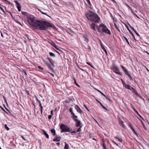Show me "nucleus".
I'll return each mask as SVG.
<instances>
[{"instance_id":"1","label":"nucleus","mask_w":149,"mask_h":149,"mask_svg":"<svg viewBox=\"0 0 149 149\" xmlns=\"http://www.w3.org/2000/svg\"><path fill=\"white\" fill-rule=\"evenodd\" d=\"M51 27L52 26L50 23L45 21L39 20L35 29L40 30H45L48 27Z\"/></svg>"},{"instance_id":"2","label":"nucleus","mask_w":149,"mask_h":149,"mask_svg":"<svg viewBox=\"0 0 149 149\" xmlns=\"http://www.w3.org/2000/svg\"><path fill=\"white\" fill-rule=\"evenodd\" d=\"M85 15L88 20L92 22L98 23L100 21V18L98 15L91 11L86 13Z\"/></svg>"},{"instance_id":"3","label":"nucleus","mask_w":149,"mask_h":149,"mask_svg":"<svg viewBox=\"0 0 149 149\" xmlns=\"http://www.w3.org/2000/svg\"><path fill=\"white\" fill-rule=\"evenodd\" d=\"M27 20L29 24L34 29H35L39 20L36 19V17L32 15L27 16Z\"/></svg>"},{"instance_id":"4","label":"nucleus","mask_w":149,"mask_h":149,"mask_svg":"<svg viewBox=\"0 0 149 149\" xmlns=\"http://www.w3.org/2000/svg\"><path fill=\"white\" fill-rule=\"evenodd\" d=\"M122 82L123 86L126 89L132 91L134 93L137 97L141 98V97L138 93L136 89L131 87L130 85L127 84L126 83L124 82L123 80H122Z\"/></svg>"},{"instance_id":"5","label":"nucleus","mask_w":149,"mask_h":149,"mask_svg":"<svg viewBox=\"0 0 149 149\" xmlns=\"http://www.w3.org/2000/svg\"><path fill=\"white\" fill-rule=\"evenodd\" d=\"M100 27H102V32L106 33H107L109 35H111V32L107 28V26L102 23L100 24L99 26Z\"/></svg>"},{"instance_id":"6","label":"nucleus","mask_w":149,"mask_h":149,"mask_svg":"<svg viewBox=\"0 0 149 149\" xmlns=\"http://www.w3.org/2000/svg\"><path fill=\"white\" fill-rule=\"evenodd\" d=\"M60 128L61 130V132H68L70 131L69 127L63 124L60 125Z\"/></svg>"},{"instance_id":"7","label":"nucleus","mask_w":149,"mask_h":149,"mask_svg":"<svg viewBox=\"0 0 149 149\" xmlns=\"http://www.w3.org/2000/svg\"><path fill=\"white\" fill-rule=\"evenodd\" d=\"M112 69L113 72L116 73L120 75H122V72H120L118 68L115 65H113Z\"/></svg>"},{"instance_id":"8","label":"nucleus","mask_w":149,"mask_h":149,"mask_svg":"<svg viewBox=\"0 0 149 149\" xmlns=\"http://www.w3.org/2000/svg\"><path fill=\"white\" fill-rule=\"evenodd\" d=\"M120 66L125 74L127 75L130 79H132V78L131 76L129 73L127 69L125 68L122 65H120Z\"/></svg>"},{"instance_id":"9","label":"nucleus","mask_w":149,"mask_h":149,"mask_svg":"<svg viewBox=\"0 0 149 149\" xmlns=\"http://www.w3.org/2000/svg\"><path fill=\"white\" fill-rule=\"evenodd\" d=\"M55 137L53 139V141H59L61 139V137L59 135H55Z\"/></svg>"},{"instance_id":"10","label":"nucleus","mask_w":149,"mask_h":149,"mask_svg":"<svg viewBox=\"0 0 149 149\" xmlns=\"http://www.w3.org/2000/svg\"><path fill=\"white\" fill-rule=\"evenodd\" d=\"M75 108L77 111L79 113L81 114L82 112V111L78 105H75Z\"/></svg>"},{"instance_id":"11","label":"nucleus","mask_w":149,"mask_h":149,"mask_svg":"<svg viewBox=\"0 0 149 149\" xmlns=\"http://www.w3.org/2000/svg\"><path fill=\"white\" fill-rule=\"evenodd\" d=\"M74 120L76 122V127H79L81 125V122L76 118H74Z\"/></svg>"},{"instance_id":"12","label":"nucleus","mask_w":149,"mask_h":149,"mask_svg":"<svg viewBox=\"0 0 149 149\" xmlns=\"http://www.w3.org/2000/svg\"><path fill=\"white\" fill-rule=\"evenodd\" d=\"M69 111L71 113V115H72V116H71V118H77V116L75 115L73 113V111H72V108H70L69 109Z\"/></svg>"},{"instance_id":"13","label":"nucleus","mask_w":149,"mask_h":149,"mask_svg":"<svg viewBox=\"0 0 149 149\" xmlns=\"http://www.w3.org/2000/svg\"><path fill=\"white\" fill-rule=\"evenodd\" d=\"M14 2L16 3V5L17 6V7L18 8V10L19 11H20L21 10V6H20L19 3L17 1H14Z\"/></svg>"},{"instance_id":"14","label":"nucleus","mask_w":149,"mask_h":149,"mask_svg":"<svg viewBox=\"0 0 149 149\" xmlns=\"http://www.w3.org/2000/svg\"><path fill=\"white\" fill-rule=\"evenodd\" d=\"M129 126L133 131L134 134L136 135H137V134L135 130L133 128L132 124H131L130 123L129 124Z\"/></svg>"},{"instance_id":"15","label":"nucleus","mask_w":149,"mask_h":149,"mask_svg":"<svg viewBox=\"0 0 149 149\" xmlns=\"http://www.w3.org/2000/svg\"><path fill=\"white\" fill-rule=\"evenodd\" d=\"M47 59L49 61L52 66H54V61H53V60L51 58L48 57H47Z\"/></svg>"},{"instance_id":"16","label":"nucleus","mask_w":149,"mask_h":149,"mask_svg":"<svg viewBox=\"0 0 149 149\" xmlns=\"http://www.w3.org/2000/svg\"><path fill=\"white\" fill-rule=\"evenodd\" d=\"M127 29L128 30L129 32L130 33L132 36V37H133L134 38L135 40H136L135 36L134 35V34L132 33V31L130 30L128 28V26L126 25H125Z\"/></svg>"},{"instance_id":"17","label":"nucleus","mask_w":149,"mask_h":149,"mask_svg":"<svg viewBox=\"0 0 149 149\" xmlns=\"http://www.w3.org/2000/svg\"><path fill=\"white\" fill-rule=\"evenodd\" d=\"M95 24L94 23H93L91 25V29L94 31H95Z\"/></svg>"},{"instance_id":"18","label":"nucleus","mask_w":149,"mask_h":149,"mask_svg":"<svg viewBox=\"0 0 149 149\" xmlns=\"http://www.w3.org/2000/svg\"><path fill=\"white\" fill-rule=\"evenodd\" d=\"M124 4L128 8L129 10H130V11H131V12L132 13H134L133 10H132V9L130 7L129 5H128L126 3H124Z\"/></svg>"},{"instance_id":"19","label":"nucleus","mask_w":149,"mask_h":149,"mask_svg":"<svg viewBox=\"0 0 149 149\" xmlns=\"http://www.w3.org/2000/svg\"><path fill=\"white\" fill-rule=\"evenodd\" d=\"M42 131L44 134L46 136V138L48 139L49 138V136L48 134L44 130H42Z\"/></svg>"},{"instance_id":"20","label":"nucleus","mask_w":149,"mask_h":149,"mask_svg":"<svg viewBox=\"0 0 149 149\" xmlns=\"http://www.w3.org/2000/svg\"><path fill=\"white\" fill-rule=\"evenodd\" d=\"M133 109L135 111L136 113L143 120H144V119L140 115V114L138 113V112L135 109L134 107L133 108Z\"/></svg>"},{"instance_id":"21","label":"nucleus","mask_w":149,"mask_h":149,"mask_svg":"<svg viewBox=\"0 0 149 149\" xmlns=\"http://www.w3.org/2000/svg\"><path fill=\"white\" fill-rule=\"evenodd\" d=\"M51 133L53 134L54 136L56 135V130L54 129L53 128L51 130Z\"/></svg>"},{"instance_id":"22","label":"nucleus","mask_w":149,"mask_h":149,"mask_svg":"<svg viewBox=\"0 0 149 149\" xmlns=\"http://www.w3.org/2000/svg\"><path fill=\"white\" fill-rule=\"evenodd\" d=\"M119 123L120 125H121L122 127L123 128H125V126L124 124V122L123 121L121 120H120L119 121Z\"/></svg>"},{"instance_id":"23","label":"nucleus","mask_w":149,"mask_h":149,"mask_svg":"<svg viewBox=\"0 0 149 149\" xmlns=\"http://www.w3.org/2000/svg\"><path fill=\"white\" fill-rule=\"evenodd\" d=\"M83 37L84 38V40L87 43H88V40L87 37V36L84 35L83 36Z\"/></svg>"},{"instance_id":"24","label":"nucleus","mask_w":149,"mask_h":149,"mask_svg":"<svg viewBox=\"0 0 149 149\" xmlns=\"http://www.w3.org/2000/svg\"><path fill=\"white\" fill-rule=\"evenodd\" d=\"M65 146L64 147V148L65 149H68L69 148V146L65 142Z\"/></svg>"},{"instance_id":"25","label":"nucleus","mask_w":149,"mask_h":149,"mask_svg":"<svg viewBox=\"0 0 149 149\" xmlns=\"http://www.w3.org/2000/svg\"><path fill=\"white\" fill-rule=\"evenodd\" d=\"M52 45L57 50H60L59 49L57 48V45L54 43H53L52 44Z\"/></svg>"},{"instance_id":"26","label":"nucleus","mask_w":149,"mask_h":149,"mask_svg":"<svg viewBox=\"0 0 149 149\" xmlns=\"http://www.w3.org/2000/svg\"><path fill=\"white\" fill-rule=\"evenodd\" d=\"M73 79L74 80V84L79 87H80V86L76 82V79H75V78L74 77H73Z\"/></svg>"},{"instance_id":"27","label":"nucleus","mask_w":149,"mask_h":149,"mask_svg":"<svg viewBox=\"0 0 149 149\" xmlns=\"http://www.w3.org/2000/svg\"><path fill=\"white\" fill-rule=\"evenodd\" d=\"M114 25L115 26V28L119 32H120V29H118V28L116 24L115 23H114Z\"/></svg>"},{"instance_id":"28","label":"nucleus","mask_w":149,"mask_h":149,"mask_svg":"<svg viewBox=\"0 0 149 149\" xmlns=\"http://www.w3.org/2000/svg\"><path fill=\"white\" fill-rule=\"evenodd\" d=\"M39 105L40 107L41 113V114H42L43 112V107L41 103V104H39Z\"/></svg>"},{"instance_id":"29","label":"nucleus","mask_w":149,"mask_h":149,"mask_svg":"<svg viewBox=\"0 0 149 149\" xmlns=\"http://www.w3.org/2000/svg\"><path fill=\"white\" fill-rule=\"evenodd\" d=\"M49 54L51 56L53 57H55L56 56L52 52H49Z\"/></svg>"},{"instance_id":"30","label":"nucleus","mask_w":149,"mask_h":149,"mask_svg":"<svg viewBox=\"0 0 149 149\" xmlns=\"http://www.w3.org/2000/svg\"><path fill=\"white\" fill-rule=\"evenodd\" d=\"M123 38H124L125 39V41L127 42L128 45H130V43L128 41L127 39V38L125 36H123Z\"/></svg>"},{"instance_id":"31","label":"nucleus","mask_w":149,"mask_h":149,"mask_svg":"<svg viewBox=\"0 0 149 149\" xmlns=\"http://www.w3.org/2000/svg\"><path fill=\"white\" fill-rule=\"evenodd\" d=\"M102 146L103 149H107L105 143L104 142L102 143Z\"/></svg>"},{"instance_id":"32","label":"nucleus","mask_w":149,"mask_h":149,"mask_svg":"<svg viewBox=\"0 0 149 149\" xmlns=\"http://www.w3.org/2000/svg\"><path fill=\"white\" fill-rule=\"evenodd\" d=\"M48 67L50 70L54 71V69L51 67V65L50 64L49 65H48Z\"/></svg>"},{"instance_id":"33","label":"nucleus","mask_w":149,"mask_h":149,"mask_svg":"<svg viewBox=\"0 0 149 149\" xmlns=\"http://www.w3.org/2000/svg\"><path fill=\"white\" fill-rule=\"evenodd\" d=\"M5 128L8 131L9 130V128L7 126L6 124H5L4 125Z\"/></svg>"},{"instance_id":"34","label":"nucleus","mask_w":149,"mask_h":149,"mask_svg":"<svg viewBox=\"0 0 149 149\" xmlns=\"http://www.w3.org/2000/svg\"><path fill=\"white\" fill-rule=\"evenodd\" d=\"M86 63L90 65L91 67L92 68H94V67L93 65H92L90 63L88 62H86Z\"/></svg>"},{"instance_id":"35","label":"nucleus","mask_w":149,"mask_h":149,"mask_svg":"<svg viewBox=\"0 0 149 149\" xmlns=\"http://www.w3.org/2000/svg\"><path fill=\"white\" fill-rule=\"evenodd\" d=\"M0 8L1 10L3 12V13L6 14V12L4 10H3V8L2 7L0 6Z\"/></svg>"},{"instance_id":"36","label":"nucleus","mask_w":149,"mask_h":149,"mask_svg":"<svg viewBox=\"0 0 149 149\" xmlns=\"http://www.w3.org/2000/svg\"><path fill=\"white\" fill-rule=\"evenodd\" d=\"M100 45H101V48H102V47H104V46H103V45L101 41L100 40Z\"/></svg>"},{"instance_id":"37","label":"nucleus","mask_w":149,"mask_h":149,"mask_svg":"<svg viewBox=\"0 0 149 149\" xmlns=\"http://www.w3.org/2000/svg\"><path fill=\"white\" fill-rule=\"evenodd\" d=\"M81 126H80L77 129V131L76 132H79L81 130Z\"/></svg>"},{"instance_id":"38","label":"nucleus","mask_w":149,"mask_h":149,"mask_svg":"<svg viewBox=\"0 0 149 149\" xmlns=\"http://www.w3.org/2000/svg\"><path fill=\"white\" fill-rule=\"evenodd\" d=\"M140 120L141 122L142 123L143 127L145 129V126L144 125V123H143V122L141 120Z\"/></svg>"},{"instance_id":"39","label":"nucleus","mask_w":149,"mask_h":149,"mask_svg":"<svg viewBox=\"0 0 149 149\" xmlns=\"http://www.w3.org/2000/svg\"><path fill=\"white\" fill-rule=\"evenodd\" d=\"M87 2L88 3V4L89 5H91V3L90 2V1L89 0H86Z\"/></svg>"},{"instance_id":"40","label":"nucleus","mask_w":149,"mask_h":149,"mask_svg":"<svg viewBox=\"0 0 149 149\" xmlns=\"http://www.w3.org/2000/svg\"><path fill=\"white\" fill-rule=\"evenodd\" d=\"M112 142L113 143H114L117 146H118V145L117 143H115L114 141L112 140Z\"/></svg>"},{"instance_id":"41","label":"nucleus","mask_w":149,"mask_h":149,"mask_svg":"<svg viewBox=\"0 0 149 149\" xmlns=\"http://www.w3.org/2000/svg\"><path fill=\"white\" fill-rule=\"evenodd\" d=\"M52 116L51 115H49L48 116V118L50 120L51 119Z\"/></svg>"},{"instance_id":"42","label":"nucleus","mask_w":149,"mask_h":149,"mask_svg":"<svg viewBox=\"0 0 149 149\" xmlns=\"http://www.w3.org/2000/svg\"><path fill=\"white\" fill-rule=\"evenodd\" d=\"M117 139L119 141H120V142H121V143L123 141V140L122 139H121L120 138H117Z\"/></svg>"},{"instance_id":"43","label":"nucleus","mask_w":149,"mask_h":149,"mask_svg":"<svg viewBox=\"0 0 149 149\" xmlns=\"http://www.w3.org/2000/svg\"><path fill=\"white\" fill-rule=\"evenodd\" d=\"M131 28V29H132L133 31L134 30H135V29L133 27H132V26H131L130 24H129Z\"/></svg>"},{"instance_id":"44","label":"nucleus","mask_w":149,"mask_h":149,"mask_svg":"<svg viewBox=\"0 0 149 149\" xmlns=\"http://www.w3.org/2000/svg\"><path fill=\"white\" fill-rule=\"evenodd\" d=\"M38 68L39 69L41 70H43V68L40 66H38Z\"/></svg>"},{"instance_id":"45","label":"nucleus","mask_w":149,"mask_h":149,"mask_svg":"<svg viewBox=\"0 0 149 149\" xmlns=\"http://www.w3.org/2000/svg\"><path fill=\"white\" fill-rule=\"evenodd\" d=\"M102 48L104 52L107 51L106 49H105L104 47H103Z\"/></svg>"},{"instance_id":"46","label":"nucleus","mask_w":149,"mask_h":149,"mask_svg":"<svg viewBox=\"0 0 149 149\" xmlns=\"http://www.w3.org/2000/svg\"><path fill=\"white\" fill-rule=\"evenodd\" d=\"M21 137L24 140V141H26V139H25L24 137L23 136H21Z\"/></svg>"},{"instance_id":"47","label":"nucleus","mask_w":149,"mask_h":149,"mask_svg":"<svg viewBox=\"0 0 149 149\" xmlns=\"http://www.w3.org/2000/svg\"><path fill=\"white\" fill-rule=\"evenodd\" d=\"M100 27L99 26L98 28H97V31L98 32H101L100 29Z\"/></svg>"},{"instance_id":"48","label":"nucleus","mask_w":149,"mask_h":149,"mask_svg":"<svg viewBox=\"0 0 149 149\" xmlns=\"http://www.w3.org/2000/svg\"><path fill=\"white\" fill-rule=\"evenodd\" d=\"M104 97H106V95L104 94L102 92L100 93Z\"/></svg>"},{"instance_id":"49","label":"nucleus","mask_w":149,"mask_h":149,"mask_svg":"<svg viewBox=\"0 0 149 149\" xmlns=\"http://www.w3.org/2000/svg\"><path fill=\"white\" fill-rule=\"evenodd\" d=\"M84 106L85 107V108L88 111H89V109H88L87 107L86 106V105L85 104H84Z\"/></svg>"},{"instance_id":"50","label":"nucleus","mask_w":149,"mask_h":149,"mask_svg":"<svg viewBox=\"0 0 149 149\" xmlns=\"http://www.w3.org/2000/svg\"><path fill=\"white\" fill-rule=\"evenodd\" d=\"M7 2V3H9V4H11L12 3H11V2H10V1H8V0H5Z\"/></svg>"},{"instance_id":"51","label":"nucleus","mask_w":149,"mask_h":149,"mask_svg":"<svg viewBox=\"0 0 149 149\" xmlns=\"http://www.w3.org/2000/svg\"><path fill=\"white\" fill-rule=\"evenodd\" d=\"M76 133V132L75 131H72L71 132V133Z\"/></svg>"},{"instance_id":"52","label":"nucleus","mask_w":149,"mask_h":149,"mask_svg":"<svg viewBox=\"0 0 149 149\" xmlns=\"http://www.w3.org/2000/svg\"><path fill=\"white\" fill-rule=\"evenodd\" d=\"M16 22L18 24H19L21 26H22V24H21V22H17V21Z\"/></svg>"},{"instance_id":"53","label":"nucleus","mask_w":149,"mask_h":149,"mask_svg":"<svg viewBox=\"0 0 149 149\" xmlns=\"http://www.w3.org/2000/svg\"><path fill=\"white\" fill-rule=\"evenodd\" d=\"M102 107H103V109H105V110H107V108H106L105 107H104L103 105H102Z\"/></svg>"},{"instance_id":"54","label":"nucleus","mask_w":149,"mask_h":149,"mask_svg":"<svg viewBox=\"0 0 149 149\" xmlns=\"http://www.w3.org/2000/svg\"><path fill=\"white\" fill-rule=\"evenodd\" d=\"M79 67V68L82 71H85V70H84V69H81V68H79V67Z\"/></svg>"},{"instance_id":"55","label":"nucleus","mask_w":149,"mask_h":149,"mask_svg":"<svg viewBox=\"0 0 149 149\" xmlns=\"http://www.w3.org/2000/svg\"><path fill=\"white\" fill-rule=\"evenodd\" d=\"M56 145L58 146H59L60 145V143L59 142H58L56 143Z\"/></svg>"},{"instance_id":"56","label":"nucleus","mask_w":149,"mask_h":149,"mask_svg":"<svg viewBox=\"0 0 149 149\" xmlns=\"http://www.w3.org/2000/svg\"><path fill=\"white\" fill-rule=\"evenodd\" d=\"M53 111L52 110L51 112V115L53 116Z\"/></svg>"},{"instance_id":"57","label":"nucleus","mask_w":149,"mask_h":149,"mask_svg":"<svg viewBox=\"0 0 149 149\" xmlns=\"http://www.w3.org/2000/svg\"><path fill=\"white\" fill-rule=\"evenodd\" d=\"M135 33L137 36H139V34L137 32V31Z\"/></svg>"},{"instance_id":"58","label":"nucleus","mask_w":149,"mask_h":149,"mask_svg":"<svg viewBox=\"0 0 149 149\" xmlns=\"http://www.w3.org/2000/svg\"><path fill=\"white\" fill-rule=\"evenodd\" d=\"M3 97L4 99V100H5V102L6 103H7L6 100V98H5V97H4V96H3Z\"/></svg>"},{"instance_id":"59","label":"nucleus","mask_w":149,"mask_h":149,"mask_svg":"<svg viewBox=\"0 0 149 149\" xmlns=\"http://www.w3.org/2000/svg\"><path fill=\"white\" fill-rule=\"evenodd\" d=\"M144 52H145L146 53H147V54H148V55H149V53L148 52H147V51H145Z\"/></svg>"},{"instance_id":"60","label":"nucleus","mask_w":149,"mask_h":149,"mask_svg":"<svg viewBox=\"0 0 149 149\" xmlns=\"http://www.w3.org/2000/svg\"><path fill=\"white\" fill-rule=\"evenodd\" d=\"M36 100L38 102V101L39 100L38 99L37 97H36Z\"/></svg>"},{"instance_id":"61","label":"nucleus","mask_w":149,"mask_h":149,"mask_svg":"<svg viewBox=\"0 0 149 149\" xmlns=\"http://www.w3.org/2000/svg\"><path fill=\"white\" fill-rule=\"evenodd\" d=\"M38 103H39V104H41V101H40V100H39V101H38Z\"/></svg>"},{"instance_id":"62","label":"nucleus","mask_w":149,"mask_h":149,"mask_svg":"<svg viewBox=\"0 0 149 149\" xmlns=\"http://www.w3.org/2000/svg\"><path fill=\"white\" fill-rule=\"evenodd\" d=\"M97 91L98 92L100 93L102 92L100 90L97 89Z\"/></svg>"},{"instance_id":"63","label":"nucleus","mask_w":149,"mask_h":149,"mask_svg":"<svg viewBox=\"0 0 149 149\" xmlns=\"http://www.w3.org/2000/svg\"><path fill=\"white\" fill-rule=\"evenodd\" d=\"M98 102L100 103V104L101 105V106H102V105H103L100 102V101H99V102Z\"/></svg>"},{"instance_id":"64","label":"nucleus","mask_w":149,"mask_h":149,"mask_svg":"<svg viewBox=\"0 0 149 149\" xmlns=\"http://www.w3.org/2000/svg\"><path fill=\"white\" fill-rule=\"evenodd\" d=\"M98 102L100 103V104L101 105V106H102V105H103L100 102V101H99V102Z\"/></svg>"}]
</instances>
